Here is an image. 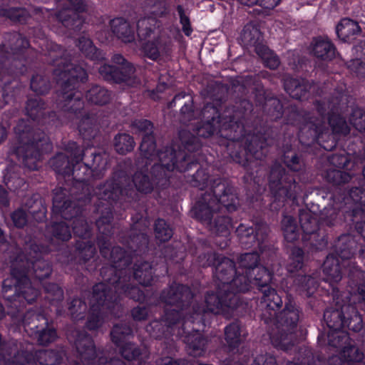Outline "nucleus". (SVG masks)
Instances as JSON below:
<instances>
[{
  "label": "nucleus",
  "instance_id": "obj_1",
  "mask_svg": "<svg viewBox=\"0 0 365 365\" xmlns=\"http://www.w3.org/2000/svg\"><path fill=\"white\" fill-rule=\"evenodd\" d=\"M46 49L41 51L30 47L29 40L17 31L5 33L0 44V62L5 66L10 58H19L24 67L36 60L45 61L55 66L53 75L60 90L56 93V110L46 111L45 101L40 98H29L26 102L25 114L33 121L44 126L48 131L53 127L74 123L84 138H93L99 131L98 115L93 110L85 109L83 93L78 91L81 83L88 80L86 70L71 63L64 48L54 42L43 40Z\"/></svg>",
  "mask_w": 365,
  "mask_h": 365
},
{
  "label": "nucleus",
  "instance_id": "obj_2",
  "mask_svg": "<svg viewBox=\"0 0 365 365\" xmlns=\"http://www.w3.org/2000/svg\"><path fill=\"white\" fill-rule=\"evenodd\" d=\"M250 108L251 104L244 101L237 104L235 108H227L220 113L213 104L205 103L201 111L202 120L195 126L193 133L187 130L179 131V149L187 150V153L202 152L201 138H207L218 133L222 138L220 145L226 147L234 162L245 169V182L253 183L255 187L260 190L265 182L266 173L257 167V162L252 160L250 153L245 151V125L240 119V116H244L242 108L246 110Z\"/></svg>",
  "mask_w": 365,
  "mask_h": 365
},
{
  "label": "nucleus",
  "instance_id": "obj_3",
  "mask_svg": "<svg viewBox=\"0 0 365 365\" xmlns=\"http://www.w3.org/2000/svg\"><path fill=\"white\" fill-rule=\"evenodd\" d=\"M182 162L176 163L175 155L171 148L159 153V162L155 163L150 170V176L142 171H136L132 182L124 183L127 178L113 177L105 182L100 184L96 193L98 203L94 207L95 212L101 211V215L96 219V228L109 225L113 219L114 205L124 206V202L131 204L139 200V193L147 195L153 192V196L160 205H165L169 201L170 178L173 170H185V155L180 153Z\"/></svg>",
  "mask_w": 365,
  "mask_h": 365
},
{
  "label": "nucleus",
  "instance_id": "obj_4",
  "mask_svg": "<svg viewBox=\"0 0 365 365\" xmlns=\"http://www.w3.org/2000/svg\"><path fill=\"white\" fill-rule=\"evenodd\" d=\"M65 151L70 153L73 158L71 170L72 185L67 189L58 187L53 191V209L67 220H73V222L81 220L80 228H91L89 222H94L101 215V211L95 212L94 207L98 203L96 190L91 185L90 181L98 179L94 170L90 166V162H83L84 153L81 147L75 141H68L64 145Z\"/></svg>",
  "mask_w": 365,
  "mask_h": 365
},
{
  "label": "nucleus",
  "instance_id": "obj_5",
  "mask_svg": "<svg viewBox=\"0 0 365 365\" xmlns=\"http://www.w3.org/2000/svg\"><path fill=\"white\" fill-rule=\"evenodd\" d=\"M247 101L251 108H242L244 116H240L245 125V151L250 153L252 160L257 162V167L264 170L258 160L266 157L267 147L274 145L281 138V132L274 122L282 118L284 108L279 98H268L260 91L255 95V108L250 101Z\"/></svg>",
  "mask_w": 365,
  "mask_h": 365
},
{
  "label": "nucleus",
  "instance_id": "obj_6",
  "mask_svg": "<svg viewBox=\"0 0 365 365\" xmlns=\"http://www.w3.org/2000/svg\"><path fill=\"white\" fill-rule=\"evenodd\" d=\"M175 163H180L182 159L180 153L185 155V164L187 166L185 170H178L180 173L189 172L195 168L196 172L192 175L190 183L193 187L204 190L209 187V190L202 193L196 202L192 212L195 217L210 222L211 207L208 200L212 197L218 203L225 206L229 211L235 210L237 204V196L235 187L230 181L225 178H214L210 175L209 166L202 155V152L187 153V150L179 149L173 150Z\"/></svg>",
  "mask_w": 365,
  "mask_h": 365
},
{
  "label": "nucleus",
  "instance_id": "obj_7",
  "mask_svg": "<svg viewBox=\"0 0 365 365\" xmlns=\"http://www.w3.org/2000/svg\"><path fill=\"white\" fill-rule=\"evenodd\" d=\"M281 160L289 170L275 163L272 165L268 176L270 194L274 197L272 207L274 209L279 208L284 202L298 205L299 197L304 189L298 174L304 166L302 155L292 148V145L287 144L283 147Z\"/></svg>",
  "mask_w": 365,
  "mask_h": 365
},
{
  "label": "nucleus",
  "instance_id": "obj_8",
  "mask_svg": "<svg viewBox=\"0 0 365 365\" xmlns=\"http://www.w3.org/2000/svg\"><path fill=\"white\" fill-rule=\"evenodd\" d=\"M324 180L336 187V192L331 196L334 209L341 212L347 228H364L363 217L365 209V189L353 187L348 191L339 187L349 182L351 175L344 171L329 169L324 174Z\"/></svg>",
  "mask_w": 365,
  "mask_h": 365
},
{
  "label": "nucleus",
  "instance_id": "obj_9",
  "mask_svg": "<svg viewBox=\"0 0 365 365\" xmlns=\"http://www.w3.org/2000/svg\"><path fill=\"white\" fill-rule=\"evenodd\" d=\"M14 131L17 140L11 148V153L29 170H38L43 154L52 148L47 134L24 119L18 121Z\"/></svg>",
  "mask_w": 365,
  "mask_h": 365
},
{
  "label": "nucleus",
  "instance_id": "obj_10",
  "mask_svg": "<svg viewBox=\"0 0 365 365\" xmlns=\"http://www.w3.org/2000/svg\"><path fill=\"white\" fill-rule=\"evenodd\" d=\"M29 262L19 255L11 262V275L14 279L13 284L11 279L3 282L4 297L9 301H16L22 297L29 304L33 303L38 297V290L34 288L28 278Z\"/></svg>",
  "mask_w": 365,
  "mask_h": 365
},
{
  "label": "nucleus",
  "instance_id": "obj_11",
  "mask_svg": "<svg viewBox=\"0 0 365 365\" xmlns=\"http://www.w3.org/2000/svg\"><path fill=\"white\" fill-rule=\"evenodd\" d=\"M300 312L292 304H286L282 311L277 313L272 323L271 337L276 346L283 350H288L293 344L291 343L292 333L299 320Z\"/></svg>",
  "mask_w": 365,
  "mask_h": 365
},
{
  "label": "nucleus",
  "instance_id": "obj_12",
  "mask_svg": "<svg viewBox=\"0 0 365 365\" xmlns=\"http://www.w3.org/2000/svg\"><path fill=\"white\" fill-rule=\"evenodd\" d=\"M74 336L78 365H90L96 358L97 361L93 365H125L118 357H110L104 351H97L93 339L86 331L76 330Z\"/></svg>",
  "mask_w": 365,
  "mask_h": 365
},
{
  "label": "nucleus",
  "instance_id": "obj_13",
  "mask_svg": "<svg viewBox=\"0 0 365 365\" xmlns=\"http://www.w3.org/2000/svg\"><path fill=\"white\" fill-rule=\"evenodd\" d=\"M133 20L136 23V29L123 17L111 19L110 26L113 35L123 43H131L135 41V31L140 39L150 37L154 32L156 23L155 18L143 16Z\"/></svg>",
  "mask_w": 365,
  "mask_h": 365
},
{
  "label": "nucleus",
  "instance_id": "obj_14",
  "mask_svg": "<svg viewBox=\"0 0 365 365\" xmlns=\"http://www.w3.org/2000/svg\"><path fill=\"white\" fill-rule=\"evenodd\" d=\"M113 64L103 63L98 68L102 78L110 83H127L133 78L135 68L122 54L115 53L111 57Z\"/></svg>",
  "mask_w": 365,
  "mask_h": 365
},
{
  "label": "nucleus",
  "instance_id": "obj_15",
  "mask_svg": "<svg viewBox=\"0 0 365 365\" xmlns=\"http://www.w3.org/2000/svg\"><path fill=\"white\" fill-rule=\"evenodd\" d=\"M240 304L239 297L233 294H227L223 291V287L218 285L216 293L207 292L205 298V304H195L192 306L195 314H200L206 312L218 314L226 308L234 309Z\"/></svg>",
  "mask_w": 365,
  "mask_h": 365
},
{
  "label": "nucleus",
  "instance_id": "obj_16",
  "mask_svg": "<svg viewBox=\"0 0 365 365\" xmlns=\"http://www.w3.org/2000/svg\"><path fill=\"white\" fill-rule=\"evenodd\" d=\"M333 302L324 312V320L330 329L341 330L344 328V318L349 302L345 301L337 287L331 285Z\"/></svg>",
  "mask_w": 365,
  "mask_h": 365
},
{
  "label": "nucleus",
  "instance_id": "obj_17",
  "mask_svg": "<svg viewBox=\"0 0 365 365\" xmlns=\"http://www.w3.org/2000/svg\"><path fill=\"white\" fill-rule=\"evenodd\" d=\"M64 356L65 351L63 349L38 350L34 354L29 351H22L18 354L10 365H57Z\"/></svg>",
  "mask_w": 365,
  "mask_h": 365
},
{
  "label": "nucleus",
  "instance_id": "obj_18",
  "mask_svg": "<svg viewBox=\"0 0 365 365\" xmlns=\"http://www.w3.org/2000/svg\"><path fill=\"white\" fill-rule=\"evenodd\" d=\"M192 294L189 287L173 283L164 289L160 294V302L166 307L187 309L192 299Z\"/></svg>",
  "mask_w": 365,
  "mask_h": 365
},
{
  "label": "nucleus",
  "instance_id": "obj_19",
  "mask_svg": "<svg viewBox=\"0 0 365 365\" xmlns=\"http://www.w3.org/2000/svg\"><path fill=\"white\" fill-rule=\"evenodd\" d=\"M346 88H337L332 98H335L334 106L331 110L327 113V121L331 128L332 134L334 135L346 136L350 133L351 128L344 116L337 112L340 108L341 102L346 96Z\"/></svg>",
  "mask_w": 365,
  "mask_h": 365
},
{
  "label": "nucleus",
  "instance_id": "obj_20",
  "mask_svg": "<svg viewBox=\"0 0 365 365\" xmlns=\"http://www.w3.org/2000/svg\"><path fill=\"white\" fill-rule=\"evenodd\" d=\"M28 257H26L24 254L19 253L15 258L19 255L23 256L24 260L29 262V272L30 268H32L35 277L39 280H43L49 277L51 273V267L49 263L42 259H40V255L44 250V247L37 245L36 242H30L25 248Z\"/></svg>",
  "mask_w": 365,
  "mask_h": 365
},
{
  "label": "nucleus",
  "instance_id": "obj_21",
  "mask_svg": "<svg viewBox=\"0 0 365 365\" xmlns=\"http://www.w3.org/2000/svg\"><path fill=\"white\" fill-rule=\"evenodd\" d=\"M103 277L107 284L99 283L93 288L90 302L94 311L99 307L103 306L110 309L112 304L116 302L118 299V291L114 288V285L108 282V277ZM110 278H112V276Z\"/></svg>",
  "mask_w": 365,
  "mask_h": 365
},
{
  "label": "nucleus",
  "instance_id": "obj_22",
  "mask_svg": "<svg viewBox=\"0 0 365 365\" xmlns=\"http://www.w3.org/2000/svg\"><path fill=\"white\" fill-rule=\"evenodd\" d=\"M259 305L261 310L260 319L266 324L272 323L277 310L282 306V296L273 288L263 289Z\"/></svg>",
  "mask_w": 365,
  "mask_h": 365
},
{
  "label": "nucleus",
  "instance_id": "obj_23",
  "mask_svg": "<svg viewBox=\"0 0 365 365\" xmlns=\"http://www.w3.org/2000/svg\"><path fill=\"white\" fill-rule=\"evenodd\" d=\"M324 130V122L312 117L298 129L297 138L302 146L312 148L316 145L321 132Z\"/></svg>",
  "mask_w": 365,
  "mask_h": 365
},
{
  "label": "nucleus",
  "instance_id": "obj_24",
  "mask_svg": "<svg viewBox=\"0 0 365 365\" xmlns=\"http://www.w3.org/2000/svg\"><path fill=\"white\" fill-rule=\"evenodd\" d=\"M229 90L230 86L220 81H215L207 86V96L212 101L209 103L216 106L220 113H222L227 108H235L239 103L247 101L246 99L240 100L232 105L227 103Z\"/></svg>",
  "mask_w": 365,
  "mask_h": 365
},
{
  "label": "nucleus",
  "instance_id": "obj_25",
  "mask_svg": "<svg viewBox=\"0 0 365 365\" xmlns=\"http://www.w3.org/2000/svg\"><path fill=\"white\" fill-rule=\"evenodd\" d=\"M130 272L123 276V272L118 275L115 274L114 277L108 278V281L110 284L114 285V288L118 291V295L125 294L126 297L132 299L135 302H142L145 299V294L139 287L131 286L129 283L130 279Z\"/></svg>",
  "mask_w": 365,
  "mask_h": 365
},
{
  "label": "nucleus",
  "instance_id": "obj_26",
  "mask_svg": "<svg viewBox=\"0 0 365 365\" xmlns=\"http://www.w3.org/2000/svg\"><path fill=\"white\" fill-rule=\"evenodd\" d=\"M105 258L110 260L113 265L111 267L103 269L101 272L102 274L108 272L109 275L114 277L121 272H123V276L130 272L125 268L131 263V259L121 247H113L108 256Z\"/></svg>",
  "mask_w": 365,
  "mask_h": 365
},
{
  "label": "nucleus",
  "instance_id": "obj_27",
  "mask_svg": "<svg viewBox=\"0 0 365 365\" xmlns=\"http://www.w3.org/2000/svg\"><path fill=\"white\" fill-rule=\"evenodd\" d=\"M284 125L281 126V136L285 135V131L289 129V126H296L298 129L312 118L310 113L303 109L299 108L295 105H289L284 108L283 116Z\"/></svg>",
  "mask_w": 365,
  "mask_h": 365
},
{
  "label": "nucleus",
  "instance_id": "obj_28",
  "mask_svg": "<svg viewBox=\"0 0 365 365\" xmlns=\"http://www.w3.org/2000/svg\"><path fill=\"white\" fill-rule=\"evenodd\" d=\"M24 90L18 81L6 80L0 82V108L4 105L16 103L21 101Z\"/></svg>",
  "mask_w": 365,
  "mask_h": 365
},
{
  "label": "nucleus",
  "instance_id": "obj_29",
  "mask_svg": "<svg viewBox=\"0 0 365 365\" xmlns=\"http://www.w3.org/2000/svg\"><path fill=\"white\" fill-rule=\"evenodd\" d=\"M311 84L309 81L304 78H293L287 76L284 80V91L291 98L296 100L303 101L308 98Z\"/></svg>",
  "mask_w": 365,
  "mask_h": 365
},
{
  "label": "nucleus",
  "instance_id": "obj_30",
  "mask_svg": "<svg viewBox=\"0 0 365 365\" xmlns=\"http://www.w3.org/2000/svg\"><path fill=\"white\" fill-rule=\"evenodd\" d=\"M240 39L243 46L255 47L258 54H259L262 49L267 50L266 46L261 45L262 36L259 26L252 22L245 25L241 31Z\"/></svg>",
  "mask_w": 365,
  "mask_h": 365
},
{
  "label": "nucleus",
  "instance_id": "obj_31",
  "mask_svg": "<svg viewBox=\"0 0 365 365\" xmlns=\"http://www.w3.org/2000/svg\"><path fill=\"white\" fill-rule=\"evenodd\" d=\"M336 47L327 37L317 36L312 41V53L322 61H331L336 56Z\"/></svg>",
  "mask_w": 365,
  "mask_h": 365
},
{
  "label": "nucleus",
  "instance_id": "obj_32",
  "mask_svg": "<svg viewBox=\"0 0 365 365\" xmlns=\"http://www.w3.org/2000/svg\"><path fill=\"white\" fill-rule=\"evenodd\" d=\"M223 291L227 294H233L235 297H238L237 294L245 293L250 290L251 287V280L248 276L247 271L241 272L238 269L234 277L229 282L221 284Z\"/></svg>",
  "mask_w": 365,
  "mask_h": 365
},
{
  "label": "nucleus",
  "instance_id": "obj_33",
  "mask_svg": "<svg viewBox=\"0 0 365 365\" xmlns=\"http://www.w3.org/2000/svg\"><path fill=\"white\" fill-rule=\"evenodd\" d=\"M361 33L359 24L349 18L342 19L336 26L337 37L344 43H352Z\"/></svg>",
  "mask_w": 365,
  "mask_h": 365
},
{
  "label": "nucleus",
  "instance_id": "obj_34",
  "mask_svg": "<svg viewBox=\"0 0 365 365\" xmlns=\"http://www.w3.org/2000/svg\"><path fill=\"white\" fill-rule=\"evenodd\" d=\"M238 269L235 263L231 259L222 255L215 267L214 279L221 282V284L229 282Z\"/></svg>",
  "mask_w": 365,
  "mask_h": 365
},
{
  "label": "nucleus",
  "instance_id": "obj_35",
  "mask_svg": "<svg viewBox=\"0 0 365 365\" xmlns=\"http://www.w3.org/2000/svg\"><path fill=\"white\" fill-rule=\"evenodd\" d=\"M208 202L210 203V205L211 207V215L212 218L210 220V222H209L207 223V222L200 220L197 217H195L202 223L207 224V225H210L212 224V219L214 220V227L213 228H220V229H225V228H235L232 225V219L226 215H220L217 213H215L216 210H219L220 207H225L228 212H230L225 206H223L221 204H218L212 197L211 200H208ZM239 202H237V206L238 205ZM237 208V207H236ZM237 209H235L234 211H235ZM233 210H231L230 212H232ZM244 225L242 223H240L236 228H243Z\"/></svg>",
  "mask_w": 365,
  "mask_h": 365
},
{
  "label": "nucleus",
  "instance_id": "obj_36",
  "mask_svg": "<svg viewBox=\"0 0 365 365\" xmlns=\"http://www.w3.org/2000/svg\"><path fill=\"white\" fill-rule=\"evenodd\" d=\"M322 268L327 280L331 283H338L341 280L343 277L341 265L339 258L334 254H329L327 256Z\"/></svg>",
  "mask_w": 365,
  "mask_h": 365
},
{
  "label": "nucleus",
  "instance_id": "obj_37",
  "mask_svg": "<svg viewBox=\"0 0 365 365\" xmlns=\"http://www.w3.org/2000/svg\"><path fill=\"white\" fill-rule=\"evenodd\" d=\"M156 146L157 145L154 133H148L147 135H144L142 138V141L139 147L142 156L149 160H153L155 158H158L159 160L160 153L165 152V150L168 148H171L173 150H176L171 146H166L162 150H157Z\"/></svg>",
  "mask_w": 365,
  "mask_h": 365
},
{
  "label": "nucleus",
  "instance_id": "obj_38",
  "mask_svg": "<svg viewBox=\"0 0 365 365\" xmlns=\"http://www.w3.org/2000/svg\"><path fill=\"white\" fill-rule=\"evenodd\" d=\"M0 16L9 19L14 24H26L31 19L30 12L24 7L6 6L0 8Z\"/></svg>",
  "mask_w": 365,
  "mask_h": 365
},
{
  "label": "nucleus",
  "instance_id": "obj_39",
  "mask_svg": "<svg viewBox=\"0 0 365 365\" xmlns=\"http://www.w3.org/2000/svg\"><path fill=\"white\" fill-rule=\"evenodd\" d=\"M302 197V194H300L299 197V205H292L290 202H284L283 205H282L279 208H273L272 207V204L274 202V197L271 194V202L269 204V209L272 211H278L281 207H286L289 205L290 207V210H287V208L282 212V220H281V228H299L297 227V220L296 215V209L300 205V200Z\"/></svg>",
  "mask_w": 365,
  "mask_h": 365
},
{
  "label": "nucleus",
  "instance_id": "obj_40",
  "mask_svg": "<svg viewBox=\"0 0 365 365\" xmlns=\"http://www.w3.org/2000/svg\"><path fill=\"white\" fill-rule=\"evenodd\" d=\"M58 153L50 160V164L53 170L63 178L71 177V170L73 165V158L69 153Z\"/></svg>",
  "mask_w": 365,
  "mask_h": 365
},
{
  "label": "nucleus",
  "instance_id": "obj_41",
  "mask_svg": "<svg viewBox=\"0 0 365 365\" xmlns=\"http://www.w3.org/2000/svg\"><path fill=\"white\" fill-rule=\"evenodd\" d=\"M23 324L26 331L36 334L42 329L47 328L48 322L45 315L35 312H28L24 316Z\"/></svg>",
  "mask_w": 365,
  "mask_h": 365
},
{
  "label": "nucleus",
  "instance_id": "obj_42",
  "mask_svg": "<svg viewBox=\"0 0 365 365\" xmlns=\"http://www.w3.org/2000/svg\"><path fill=\"white\" fill-rule=\"evenodd\" d=\"M85 96L89 103L103 106L110 102L111 92L103 86L93 84L86 91Z\"/></svg>",
  "mask_w": 365,
  "mask_h": 365
},
{
  "label": "nucleus",
  "instance_id": "obj_43",
  "mask_svg": "<svg viewBox=\"0 0 365 365\" xmlns=\"http://www.w3.org/2000/svg\"><path fill=\"white\" fill-rule=\"evenodd\" d=\"M133 277L139 284L149 286L153 279V267L147 261L137 262L133 266Z\"/></svg>",
  "mask_w": 365,
  "mask_h": 365
},
{
  "label": "nucleus",
  "instance_id": "obj_44",
  "mask_svg": "<svg viewBox=\"0 0 365 365\" xmlns=\"http://www.w3.org/2000/svg\"><path fill=\"white\" fill-rule=\"evenodd\" d=\"M206 343V339L197 332L188 334L185 337L187 352L194 357L203 355Z\"/></svg>",
  "mask_w": 365,
  "mask_h": 365
},
{
  "label": "nucleus",
  "instance_id": "obj_45",
  "mask_svg": "<svg viewBox=\"0 0 365 365\" xmlns=\"http://www.w3.org/2000/svg\"><path fill=\"white\" fill-rule=\"evenodd\" d=\"M294 282L301 294L307 298L311 297L319 287L318 281L312 275L297 274Z\"/></svg>",
  "mask_w": 365,
  "mask_h": 365
},
{
  "label": "nucleus",
  "instance_id": "obj_46",
  "mask_svg": "<svg viewBox=\"0 0 365 365\" xmlns=\"http://www.w3.org/2000/svg\"><path fill=\"white\" fill-rule=\"evenodd\" d=\"M77 46L81 53L88 59L92 61H101L104 59V53L98 49L93 41L85 36L80 37Z\"/></svg>",
  "mask_w": 365,
  "mask_h": 365
},
{
  "label": "nucleus",
  "instance_id": "obj_47",
  "mask_svg": "<svg viewBox=\"0 0 365 365\" xmlns=\"http://www.w3.org/2000/svg\"><path fill=\"white\" fill-rule=\"evenodd\" d=\"M345 312L346 314L344 318V328L353 332L360 331L364 326L361 315L359 313L356 307L349 303L348 309Z\"/></svg>",
  "mask_w": 365,
  "mask_h": 365
},
{
  "label": "nucleus",
  "instance_id": "obj_48",
  "mask_svg": "<svg viewBox=\"0 0 365 365\" xmlns=\"http://www.w3.org/2000/svg\"><path fill=\"white\" fill-rule=\"evenodd\" d=\"M262 230H235L240 244L245 248L259 244L263 241Z\"/></svg>",
  "mask_w": 365,
  "mask_h": 365
},
{
  "label": "nucleus",
  "instance_id": "obj_49",
  "mask_svg": "<svg viewBox=\"0 0 365 365\" xmlns=\"http://www.w3.org/2000/svg\"><path fill=\"white\" fill-rule=\"evenodd\" d=\"M354 242L347 235H341L339 237L335 245V255L341 259H351L354 254Z\"/></svg>",
  "mask_w": 365,
  "mask_h": 365
},
{
  "label": "nucleus",
  "instance_id": "obj_50",
  "mask_svg": "<svg viewBox=\"0 0 365 365\" xmlns=\"http://www.w3.org/2000/svg\"><path fill=\"white\" fill-rule=\"evenodd\" d=\"M242 332V326L239 320H235L225 327V340L232 349L236 348L241 342Z\"/></svg>",
  "mask_w": 365,
  "mask_h": 365
},
{
  "label": "nucleus",
  "instance_id": "obj_51",
  "mask_svg": "<svg viewBox=\"0 0 365 365\" xmlns=\"http://www.w3.org/2000/svg\"><path fill=\"white\" fill-rule=\"evenodd\" d=\"M86 154H90L91 160H87L90 162V166L94 170V175L97 178L103 177L105 171L106 170L107 160L105 157L106 153H96L91 150H86Z\"/></svg>",
  "mask_w": 365,
  "mask_h": 365
},
{
  "label": "nucleus",
  "instance_id": "obj_52",
  "mask_svg": "<svg viewBox=\"0 0 365 365\" xmlns=\"http://www.w3.org/2000/svg\"><path fill=\"white\" fill-rule=\"evenodd\" d=\"M135 143L133 136L128 133H118L114 138L115 150L120 155H126L133 150Z\"/></svg>",
  "mask_w": 365,
  "mask_h": 365
},
{
  "label": "nucleus",
  "instance_id": "obj_53",
  "mask_svg": "<svg viewBox=\"0 0 365 365\" xmlns=\"http://www.w3.org/2000/svg\"><path fill=\"white\" fill-rule=\"evenodd\" d=\"M52 87L50 77L40 74L33 75L30 81V88L38 96L47 94Z\"/></svg>",
  "mask_w": 365,
  "mask_h": 365
},
{
  "label": "nucleus",
  "instance_id": "obj_54",
  "mask_svg": "<svg viewBox=\"0 0 365 365\" xmlns=\"http://www.w3.org/2000/svg\"><path fill=\"white\" fill-rule=\"evenodd\" d=\"M133 334V329L128 322H120L113 325L110 331L112 341L117 346L124 342L127 336Z\"/></svg>",
  "mask_w": 365,
  "mask_h": 365
},
{
  "label": "nucleus",
  "instance_id": "obj_55",
  "mask_svg": "<svg viewBox=\"0 0 365 365\" xmlns=\"http://www.w3.org/2000/svg\"><path fill=\"white\" fill-rule=\"evenodd\" d=\"M186 309H178V307L165 306L163 320L167 324L168 327L174 325L185 317Z\"/></svg>",
  "mask_w": 365,
  "mask_h": 365
},
{
  "label": "nucleus",
  "instance_id": "obj_56",
  "mask_svg": "<svg viewBox=\"0 0 365 365\" xmlns=\"http://www.w3.org/2000/svg\"><path fill=\"white\" fill-rule=\"evenodd\" d=\"M349 286L351 289L365 282V272L355 263H350L348 266Z\"/></svg>",
  "mask_w": 365,
  "mask_h": 365
},
{
  "label": "nucleus",
  "instance_id": "obj_57",
  "mask_svg": "<svg viewBox=\"0 0 365 365\" xmlns=\"http://www.w3.org/2000/svg\"><path fill=\"white\" fill-rule=\"evenodd\" d=\"M162 48L161 39L157 38L153 41H148L142 46V50L146 57L157 61L160 58V51Z\"/></svg>",
  "mask_w": 365,
  "mask_h": 365
},
{
  "label": "nucleus",
  "instance_id": "obj_58",
  "mask_svg": "<svg viewBox=\"0 0 365 365\" xmlns=\"http://www.w3.org/2000/svg\"><path fill=\"white\" fill-rule=\"evenodd\" d=\"M349 120L356 130L365 134V111L363 109L359 107L353 108Z\"/></svg>",
  "mask_w": 365,
  "mask_h": 365
},
{
  "label": "nucleus",
  "instance_id": "obj_59",
  "mask_svg": "<svg viewBox=\"0 0 365 365\" xmlns=\"http://www.w3.org/2000/svg\"><path fill=\"white\" fill-rule=\"evenodd\" d=\"M118 346L119 347V353L125 360H135L141 355L140 349L134 343L123 342Z\"/></svg>",
  "mask_w": 365,
  "mask_h": 365
},
{
  "label": "nucleus",
  "instance_id": "obj_60",
  "mask_svg": "<svg viewBox=\"0 0 365 365\" xmlns=\"http://www.w3.org/2000/svg\"><path fill=\"white\" fill-rule=\"evenodd\" d=\"M87 306L84 302L79 298H74L68 302V309L71 318L75 320H80L84 317Z\"/></svg>",
  "mask_w": 365,
  "mask_h": 365
},
{
  "label": "nucleus",
  "instance_id": "obj_61",
  "mask_svg": "<svg viewBox=\"0 0 365 365\" xmlns=\"http://www.w3.org/2000/svg\"><path fill=\"white\" fill-rule=\"evenodd\" d=\"M291 262L287 266L290 272L300 270L304 264V251L299 247H293L290 255Z\"/></svg>",
  "mask_w": 365,
  "mask_h": 365
},
{
  "label": "nucleus",
  "instance_id": "obj_62",
  "mask_svg": "<svg viewBox=\"0 0 365 365\" xmlns=\"http://www.w3.org/2000/svg\"><path fill=\"white\" fill-rule=\"evenodd\" d=\"M317 230H313L309 234L304 233L302 235V240H310L313 245L316 246L319 250H322L327 245V237L324 232H321V230H319V232H318Z\"/></svg>",
  "mask_w": 365,
  "mask_h": 365
},
{
  "label": "nucleus",
  "instance_id": "obj_63",
  "mask_svg": "<svg viewBox=\"0 0 365 365\" xmlns=\"http://www.w3.org/2000/svg\"><path fill=\"white\" fill-rule=\"evenodd\" d=\"M327 344L334 348H341L346 344L349 336L346 333L340 331V330H334L329 331L327 334Z\"/></svg>",
  "mask_w": 365,
  "mask_h": 365
},
{
  "label": "nucleus",
  "instance_id": "obj_64",
  "mask_svg": "<svg viewBox=\"0 0 365 365\" xmlns=\"http://www.w3.org/2000/svg\"><path fill=\"white\" fill-rule=\"evenodd\" d=\"M337 144L335 135L329 133L325 128V130L321 132L316 145L320 146L324 150L332 151L336 148Z\"/></svg>",
  "mask_w": 365,
  "mask_h": 365
}]
</instances>
